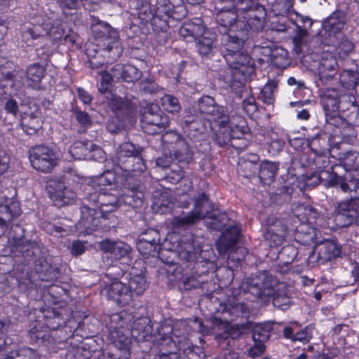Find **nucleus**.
Returning <instances> with one entry per match:
<instances>
[{
	"mask_svg": "<svg viewBox=\"0 0 359 359\" xmlns=\"http://www.w3.org/2000/svg\"><path fill=\"white\" fill-rule=\"evenodd\" d=\"M97 176L94 183L102 187L99 184ZM105 186H111L104 182ZM118 190L100 187L98 191L89 194L88 200L92 204L83 205L81 208V217L76 228L81 234H88L95 231L102 224L101 220L106 219L104 213L110 212L117 208L121 203L128 205L133 207L141 205L143 201L144 194L142 191L128 190L127 194L118 197Z\"/></svg>",
	"mask_w": 359,
	"mask_h": 359,
	"instance_id": "1",
	"label": "nucleus"
},
{
	"mask_svg": "<svg viewBox=\"0 0 359 359\" xmlns=\"http://www.w3.org/2000/svg\"><path fill=\"white\" fill-rule=\"evenodd\" d=\"M179 1L180 3L175 5L170 0H164L156 7L148 0H128V4L139 26L149 23L154 32H165L188 15L182 0Z\"/></svg>",
	"mask_w": 359,
	"mask_h": 359,
	"instance_id": "2",
	"label": "nucleus"
},
{
	"mask_svg": "<svg viewBox=\"0 0 359 359\" xmlns=\"http://www.w3.org/2000/svg\"><path fill=\"white\" fill-rule=\"evenodd\" d=\"M250 27H244L222 34L221 44L224 48V57L231 69L233 82L244 84L255 71L252 58L243 52L244 43L252 38L254 33Z\"/></svg>",
	"mask_w": 359,
	"mask_h": 359,
	"instance_id": "3",
	"label": "nucleus"
},
{
	"mask_svg": "<svg viewBox=\"0 0 359 359\" xmlns=\"http://www.w3.org/2000/svg\"><path fill=\"white\" fill-rule=\"evenodd\" d=\"M246 283L248 292L262 299L264 302H266L283 287L278 283L275 276L266 271H261L255 276L249 277Z\"/></svg>",
	"mask_w": 359,
	"mask_h": 359,
	"instance_id": "4",
	"label": "nucleus"
},
{
	"mask_svg": "<svg viewBox=\"0 0 359 359\" xmlns=\"http://www.w3.org/2000/svg\"><path fill=\"white\" fill-rule=\"evenodd\" d=\"M22 72L15 62L6 58L0 59V95L16 94L24 86L18 79Z\"/></svg>",
	"mask_w": 359,
	"mask_h": 359,
	"instance_id": "5",
	"label": "nucleus"
},
{
	"mask_svg": "<svg viewBox=\"0 0 359 359\" xmlns=\"http://www.w3.org/2000/svg\"><path fill=\"white\" fill-rule=\"evenodd\" d=\"M212 205L208 197L204 194H199L195 200L194 208L191 212L172 219L173 229H185L206 217H212Z\"/></svg>",
	"mask_w": 359,
	"mask_h": 359,
	"instance_id": "6",
	"label": "nucleus"
},
{
	"mask_svg": "<svg viewBox=\"0 0 359 359\" xmlns=\"http://www.w3.org/2000/svg\"><path fill=\"white\" fill-rule=\"evenodd\" d=\"M141 149L136 148L130 142H124L121 144L116 151V163L113 170H107L97 177L98 183L104 185V182L110 185L114 182L118 180V169L122 168V165L127 163H130L133 158L137 154H140Z\"/></svg>",
	"mask_w": 359,
	"mask_h": 359,
	"instance_id": "7",
	"label": "nucleus"
},
{
	"mask_svg": "<svg viewBox=\"0 0 359 359\" xmlns=\"http://www.w3.org/2000/svg\"><path fill=\"white\" fill-rule=\"evenodd\" d=\"M216 22L220 27L219 32L224 33L244 27H250L253 30L250 26V18L247 16L245 12L236 9L233 6L228 9L222 8L216 15Z\"/></svg>",
	"mask_w": 359,
	"mask_h": 359,
	"instance_id": "8",
	"label": "nucleus"
},
{
	"mask_svg": "<svg viewBox=\"0 0 359 359\" xmlns=\"http://www.w3.org/2000/svg\"><path fill=\"white\" fill-rule=\"evenodd\" d=\"M340 163L346 170L344 180L341 182V189L346 193L359 189V153L349 151L339 157Z\"/></svg>",
	"mask_w": 359,
	"mask_h": 359,
	"instance_id": "9",
	"label": "nucleus"
},
{
	"mask_svg": "<svg viewBox=\"0 0 359 359\" xmlns=\"http://www.w3.org/2000/svg\"><path fill=\"white\" fill-rule=\"evenodd\" d=\"M29 160L35 170L48 172L55 166L57 156L50 147L39 145L32 149L29 152Z\"/></svg>",
	"mask_w": 359,
	"mask_h": 359,
	"instance_id": "10",
	"label": "nucleus"
},
{
	"mask_svg": "<svg viewBox=\"0 0 359 359\" xmlns=\"http://www.w3.org/2000/svg\"><path fill=\"white\" fill-rule=\"evenodd\" d=\"M326 121V130H333V133H330L329 136L326 134H320L322 136L323 141H325L328 139L329 144L330 146L338 147L344 140V136L347 133H343V130H351V126L341 117L340 114H325Z\"/></svg>",
	"mask_w": 359,
	"mask_h": 359,
	"instance_id": "11",
	"label": "nucleus"
},
{
	"mask_svg": "<svg viewBox=\"0 0 359 359\" xmlns=\"http://www.w3.org/2000/svg\"><path fill=\"white\" fill-rule=\"evenodd\" d=\"M165 329L167 332L172 331V335H163L161 337V349L159 352L160 359H185L184 357L180 355L177 351H185L184 342L182 340L185 339V337H179L175 333V329L170 326L162 327L161 330Z\"/></svg>",
	"mask_w": 359,
	"mask_h": 359,
	"instance_id": "12",
	"label": "nucleus"
},
{
	"mask_svg": "<svg viewBox=\"0 0 359 359\" xmlns=\"http://www.w3.org/2000/svg\"><path fill=\"white\" fill-rule=\"evenodd\" d=\"M337 67L336 57L331 53H323L318 63L316 86L335 85L337 81L335 77Z\"/></svg>",
	"mask_w": 359,
	"mask_h": 359,
	"instance_id": "13",
	"label": "nucleus"
},
{
	"mask_svg": "<svg viewBox=\"0 0 359 359\" xmlns=\"http://www.w3.org/2000/svg\"><path fill=\"white\" fill-rule=\"evenodd\" d=\"M67 160H93L102 161L105 159V153L99 147L90 142H76L71 146Z\"/></svg>",
	"mask_w": 359,
	"mask_h": 359,
	"instance_id": "14",
	"label": "nucleus"
},
{
	"mask_svg": "<svg viewBox=\"0 0 359 359\" xmlns=\"http://www.w3.org/2000/svg\"><path fill=\"white\" fill-rule=\"evenodd\" d=\"M334 220L341 227L359 223V197L339 203Z\"/></svg>",
	"mask_w": 359,
	"mask_h": 359,
	"instance_id": "15",
	"label": "nucleus"
},
{
	"mask_svg": "<svg viewBox=\"0 0 359 359\" xmlns=\"http://www.w3.org/2000/svg\"><path fill=\"white\" fill-rule=\"evenodd\" d=\"M265 0H246V5L243 7L245 9H239L245 12L247 16L250 18V26L255 32L262 31L264 27V19L266 15V10L264 3Z\"/></svg>",
	"mask_w": 359,
	"mask_h": 359,
	"instance_id": "16",
	"label": "nucleus"
},
{
	"mask_svg": "<svg viewBox=\"0 0 359 359\" xmlns=\"http://www.w3.org/2000/svg\"><path fill=\"white\" fill-rule=\"evenodd\" d=\"M48 194L55 205L57 207L72 204L76 196V193L66 187L62 182L55 180L48 183Z\"/></svg>",
	"mask_w": 359,
	"mask_h": 359,
	"instance_id": "17",
	"label": "nucleus"
},
{
	"mask_svg": "<svg viewBox=\"0 0 359 359\" xmlns=\"http://www.w3.org/2000/svg\"><path fill=\"white\" fill-rule=\"evenodd\" d=\"M109 299H112L122 306L128 304L132 300V292L128 287L119 280H114L101 290Z\"/></svg>",
	"mask_w": 359,
	"mask_h": 359,
	"instance_id": "18",
	"label": "nucleus"
},
{
	"mask_svg": "<svg viewBox=\"0 0 359 359\" xmlns=\"http://www.w3.org/2000/svg\"><path fill=\"white\" fill-rule=\"evenodd\" d=\"M217 114L219 116L215 121V125H218L220 128L228 127L231 138L240 139L248 132V128L245 124V121L241 116L235 115L229 121L225 114Z\"/></svg>",
	"mask_w": 359,
	"mask_h": 359,
	"instance_id": "19",
	"label": "nucleus"
},
{
	"mask_svg": "<svg viewBox=\"0 0 359 359\" xmlns=\"http://www.w3.org/2000/svg\"><path fill=\"white\" fill-rule=\"evenodd\" d=\"M334 86H317L319 88L320 102L325 112H337L339 110L341 94Z\"/></svg>",
	"mask_w": 359,
	"mask_h": 359,
	"instance_id": "20",
	"label": "nucleus"
},
{
	"mask_svg": "<svg viewBox=\"0 0 359 359\" xmlns=\"http://www.w3.org/2000/svg\"><path fill=\"white\" fill-rule=\"evenodd\" d=\"M266 224V230L264 234L265 239L271 241L273 245H280L289 233L284 222L275 217H269Z\"/></svg>",
	"mask_w": 359,
	"mask_h": 359,
	"instance_id": "21",
	"label": "nucleus"
},
{
	"mask_svg": "<svg viewBox=\"0 0 359 359\" xmlns=\"http://www.w3.org/2000/svg\"><path fill=\"white\" fill-rule=\"evenodd\" d=\"M321 140H323L321 135H317L309 142V147L317 155L314 158V163L319 169L326 168L329 164V160L326 156L327 152L329 151L330 154L334 156L332 154L333 149L339 147V146H330L329 142L327 147L325 141L321 143Z\"/></svg>",
	"mask_w": 359,
	"mask_h": 359,
	"instance_id": "22",
	"label": "nucleus"
},
{
	"mask_svg": "<svg viewBox=\"0 0 359 359\" xmlns=\"http://www.w3.org/2000/svg\"><path fill=\"white\" fill-rule=\"evenodd\" d=\"M205 27L201 18L185 21L179 29V34L186 41H191L202 36Z\"/></svg>",
	"mask_w": 359,
	"mask_h": 359,
	"instance_id": "23",
	"label": "nucleus"
},
{
	"mask_svg": "<svg viewBox=\"0 0 359 359\" xmlns=\"http://www.w3.org/2000/svg\"><path fill=\"white\" fill-rule=\"evenodd\" d=\"M139 100L135 97L126 95L121 97L111 94L108 105L112 112H137Z\"/></svg>",
	"mask_w": 359,
	"mask_h": 359,
	"instance_id": "24",
	"label": "nucleus"
},
{
	"mask_svg": "<svg viewBox=\"0 0 359 359\" xmlns=\"http://www.w3.org/2000/svg\"><path fill=\"white\" fill-rule=\"evenodd\" d=\"M148 235H151V238L144 236L140 238L137 243V248L140 253L145 257H155L158 254L160 249L158 233L154 229H149L145 234L146 236Z\"/></svg>",
	"mask_w": 359,
	"mask_h": 359,
	"instance_id": "25",
	"label": "nucleus"
},
{
	"mask_svg": "<svg viewBox=\"0 0 359 359\" xmlns=\"http://www.w3.org/2000/svg\"><path fill=\"white\" fill-rule=\"evenodd\" d=\"M141 119L142 128L148 133L154 134L169 125V118L166 114H142Z\"/></svg>",
	"mask_w": 359,
	"mask_h": 359,
	"instance_id": "26",
	"label": "nucleus"
},
{
	"mask_svg": "<svg viewBox=\"0 0 359 359\" xmlns=\"http://www.w3.org/2000/svg\"><path fill=\"white\" fill-rule=\"evenodd\" d=\"M241 233L240 228L234 222H231L229 227L222 233L217 241V249L220 255L225 254L230 248L237 243Z\"/></svg>",
	"mask_w": 359,
	"mask_h": 359,
	"instance_id": "27",
	"label": "nucleus"
},
{
	"mask_svg": "<svg viewBox=\"0 0 359 359\" xmlns=\"http://www.w3.org/2000/svg\"><path fill=\"white\" fill-rule=\"evenodd\" d=\"M48 25L44 22L43 15H36L32 18L31 25L22 34V39L28 43L46 35L45 29Z\"/></svg>",
	"mask_w": 359,
	"mask_h": 359,
	"instance_id": "28",
	"label": "nucleus"
},
{
	"mask_svg": "<svg viewBox=\"0 0 359 359\" xmlns=\"http://www.w3.org/2000/svg\"><path fill=\"white\" fill-rule=\"evenodd\" d=\"M141 263L136 262L130 272V280L128 288L130 292L140 295L144 292L147 288V283L145 278L144 269L141 268L140 271L137 268L140 266Z\"/></svg>",
	"mask_w": 359,
	"mask_h": 359,
	"instance_id": "29",
	"label": "nucleus"
},
{
	"mask_svg": "<svg viewBox=\"0 0 359 359\" xmlns=\"http://www.w3.org/2000/svg\"><path fill=\"white\" fill-rule=\"evenodd\" d=\"M100 250L111 255L114 259H120L125 257L130 252V246L121 241L104 240L100 243Z\"/></svg>",
	"mask_w": 359,
	"mask_h": 359,
	"instance_id": "30",
	"label": "nucleus"
},
{
	"mask_svg": "<svg viewBox=\"0 0 359 359\" xmlns=\"http://www.w3.org/2000/svg\"><path fill=\"white\" fill-rule=\"evenodd\" d=\"M146 170V165L140 154L135 156L130 163H125L122 168L118 169V180L114 183L121 182L123 179H127L129 176H135L143 172Z\"/></svg>",
	"mask_w": 359,
	"mask_h": 359,
	"instance_id": "31",
	"label": "nucleus"
},
{
	"mask_svg": "<svg viewBox=\"0 0 359 359\" xmlns=\"http://www.w3.org/2000/svg\"><path fill=\"white\" fill-rule=\"evenodd\" d=\"M113 71L116 78L127 83L137 81L142 76V72L130 64H117L114 65Z\"/></svg>",
	"mask_w": 359,
	"mask_h": 359,
	"instance_id": "32",
	"label": "nucleus"
},
{
	"mask_svg": "<svg viewBox=\"0 0 359 359\" xmlns=\"http://www.w3.org/2000/svg\"><path fill=\"white\" fill-rule=\"evenodd\" d=\"M46 72V67L39 62H34L27 66L25 70L27 86L34 89L38 88Z\"/></svg>",
	"mask_w": 359,
	"mask_h": 359,
	"instance_id": "33",
	"label": "nucleus"
},
{
	"mask_svg": "<svg viewBox=\"0 0 359 359\" xmlns=\"http://www.w3.org/2000/svg\"><path fill=\"white\" fill-rule=\"evenodd\" d=\"M44 22L48 25V29H45L46 35L52 43H57L62 39L65 29L61 20L53 19L47 15H43Z\"/></svg>",
	"mask_w": 359,
	"mask_h": 359,
	"instance_id": "34",
	"label": "nucleus"
},
{
	"mask_svg": "<svg viewBox=\"0 0 359 359\" xmlns=\"http://www.w3.org/2000/svg\"><path fill=\"white\" fill-rule=\"evenodd\" d=\"M314 177H316V183L324 182L326 187H335L339 186L341 188V182L344 181L347 182V180H344V176L342 177L338 175L335 172L330 171V170H319L314 172Z\"/></svg>",
	"mask_w": 359,
	"mask_h": 359,
	"instance_id": "35",
	"label": "nucleus"
},
{
	"mask_svg": "<svg viewBox=\"0 0 359 359\" xmlns=\"http://www.w3.org/2000/svg\"><path fill=\"white\" fill-rule=\"evenodd\" d=\"M344 25L345 22L341 15L339 13L334 12L323 22L322 27L328 36H334L343 29Z\"/></svg>",
	"mask_w": 359,
	"mask_h": 359,
	"instance_id": "36",
	"label": "nucleus"
},
{
	"mask_svg": "<svg viewBox=\"0 0 359 359\" xmlns=\"http://www.w3.org/2000/svg\"><path fill=\"white\" fill-rule=\"evenodd\" d=\"M91 32L96 40L114 39L118 36L114 28L109 23L102 21L92 25Z\"/></svg>",
	"mask_w": 359,
	"mask_h": 359,
	"instance_id": "37",
	"label": "nucleus"
},
{
	"mask_svg": "<svg viewBox=\"0 0 359 359\" xmlns=\"http://www.w3.org/2000/svg\"><path fill=\"white\" fill-rule=\"evenodd\" d=\"M320 259L328 261L338 257L341 252L340 247L334 241L325 240L318 247Z\"/></svg>",
	"mask_w": 359,
	"mask_h": 359,
	"instance_id": "38",
	"label": "nucleus"
},
{
	"mask_svg": "<svg viewBox=\"0 0 359 359\" xmlns=\"http://www.w3.org/2000/svg\"><path fill=\"white\" fill-rule=\"evenodd\" d=\"M22 129L27 134L35 133L41 127V121L35 114H20Z\"/></svg>",
	"mask_w": 359,
	"mask_h": 359,
	"instance_id": "39",
	"label": "nucleus"
},
{
	"mask_svg": "<svg viewBox=\"0 0 359 359\" xmlns=\"http://www.w3.org/2000/svg\"><path fill=\"white\" fill-rule=\"evenodd\" d=\"M339 83L346 90H355L359 84V72L358 70L344 69L339 75Z\"/></svg>",
	"mask_w": 359,
	"mask_h": 359,
	"instance_id": "40",
	"label": "nucleus"
},
{
	"mask_svg": "<svg viewBox=\"0 0 359 359\" xmlns=\"http://www.w3.org/2000/svg\"><path fill=\"white\" fill-rule=\"evenodd\" d=\"M337 112H359L356 97L352 93L341 94L340 104Z\"/></svg>",
	"mask_w": 359,
	"mask_h": 359,
	"instance_id": "41",
	"label": "nucleus"
},
{
	"mask_svg": "<svg viewBox=\"0 0 359 359\" xmlns=\"http://www.w3.org/2000/svg\"><path fill=\"white\" fill-rule=\"evenodd\" d=\"M278 169V165L269 161H264L260 165L259 176L264 183H269L274 179Z\"/></svg>",
	"mask_w": 359,
	"mask_h": 359,
	"instance_id": "42",
	"label": "nucleus"
},
{
	"mask_svg": "<svg viewBox=\"0 0 359 359\" xmlns=\"http://www.w3.org/2000/svg\"><path fill=\"white\" fill-rule=\"evenodd\" d=\"M30 341L34 343H45L49 340L50 331L48 327L36 323L29 332Z\"/></svg>",
	"mask_w": 359,
	"mask_h": 359,
	"instance_id": "43",
	"label": "nucleus"
},
{
	"mask_svg": "<svg viewBox=\"0 0 359 359\" xmlns=\"http://www.w3.org/2000/svg\"><path fill=\"white\" fill-rule=\"evenodd\" d=\"M355 49V45L352 41L346 36L341 37L334 46V51L340 59H346Z\"/></svg>",
	"mask_w": 359,
	"mask_h": 359,
	"instance_id": "44",
	"label": "nucleus"
},
{
	"mask_svg": "<svg viewBox=\"0 0 359 359\" xmlns=\"http://www.w3.org/2000/svg\"><path fill=\"white\" fill-rule=\"evenodd\" d=\"M278 87V83L275 80L269 79L265 86L262 88L259 95V100L268 106L271 105L274 102L273 91Z\"/></svg>",
	"mask_w": 359,
	"mask_h": 359,
	"instance_id": "45",
	"label": "nucleus"
},
{
	"mask_svg": "<svg viewBox=\"0 0 359 359\" xmlns=\"http://www.w3.org/2000/svg\"><path fill=\"white\" fill-rule=\"evenodd\" d=\"M199 112H224V107L216 104L215 99L209 95L201 97L198 101Z\"/></svg>",
	"mask_w": 359,
	"mask_h": 359,
	"instance_id": "46",
	"label": "nucleus"
},
{
	"mask_svg": "<svg viewBox=\"0 0 359 359\" xmlns=\"http://www.w3.org/2000/svg\"><path fill=\"white\" fill-rule=\"evenodd\" d=\"M272 325L269 323L256 324L252 328V337L255 341H266L271 334Z\"/></svg>",
	"mask_w": 359,
	"mask_h": 359,
	"instance_id": "47",
	"label": "nucleus"
},
{
	"mask_svg": "<svg viewBox=\"0 0 359 359\" xmlns=\"http://www.w3.org/2000/svg\"><path fill=\"white\" fill-rule=\"evenodd\" d=\"M198 53L203 57H210L215 48L214 40L210 37L201 36L196 42Z\"/></svg>",
	"mask_w": 359,
	"mask_h": 359,
	"instance_id": "48",
	"label": "nucleus"
},
{
	"mask_svg": "<svg viewBox=\"0 0 359 359\" xmlns=\"http://www.w3.org/2000/svg\"><path fill=\"white\" fill-rule=\"evenodd\" d=\"M271 63L278 68H286L290 63L287 50L283 48L276 49L271 55Z\"/></svg>",
	"mask_w": 359,
	"mask_h": 359,
	"instance_id": "49",
	"label": "nucleus"
},
{
	"mask_svg": "<svg viewBox=\"0 0 359 359\" xmlns=\"http://www.w3.org/2000/svg\"><path fill=\"white\" fill-rule=\"evenodd\" d=\"M18 214V211L13 212L7 204H0V236L6 229L7 221Z\"/></svg>",
	"mask_w": 359,
	"mask_h": 359,
	"instance_id": "50",
	"label": "nucleus"
},
{
	"mask_svg": "<svg viewBox=\"0 0 359 359\" xmlns=\"http://www.w3.org/2000/svg\"><path fill=\"white\" fill-rule=\"evenodd\" d=\"M162 104L166 112H179L180 104L178 99L171 95H166L162 99Z\"/></svg>",
	"mask_w": 359,
	"mask_h": 359,
	"instance_id": "51",
	"label": "nucleus"
},
{
	"mask_svg": "<svg viewBox=\"0 0 359 359\" xmlns=\"http://www.w3.org/2000/svg\"><path fill=\"white\" fill-rule=\"evenodd\" d=\"M10 326L0 321V350L6 348L13 344V339L5 334L9 332Z\"/></svg>",
	"mask_w": 359,
	"mask_h": 359,
	"instance_id": "52",
	"label": "nucleus"
},
{
	"mask_svg": "<svg viewBox=\"0 0 359 359\" xmlns=\"http://www.w3.org/2000/svg\"><path fill=\"white\" fill-rule=\"evenodd\" d=\"M101 79L99 87V91L102 94H104L108 92L109 89L111 86L113 81L112 75L107 71L104 70L100 72Z\"/></svg>",
	"mask_w": 359,
	"mask_h": 359,
	"instance_id": "53",
	"label": "nucleus"
},
{
	"mask_svg": "<svg viewBox=\"0 0 359 359\" xmlns=\"http://www.w3.org/2000/svg\"><path fill=\"white\" fill-rule=\"evenodd\" d=\"M287 84L290 86H294L293 93L296 97H302L306 89L305 83L302 80H297L294 77L290 76L287 79Z\"/></svg>",
	"mask_w": 359,
	"mask_h": 359,
	"instance_id": "54",
	"label": "nucleus"
},
{
	"mask_svg": "<svg viewBox=\"0 0 359 359\" xmlns=\"http://www.w3.org/2000/svg\"><path fill=\"white\" fill-rule=\"evenodd\" d=\"M313 327L308 326L294 335V341H299L302 342H309L313 335Z\"/></svg>",
	"mask_w": 359,
	"mask_h": 359,
	"instance_id": "55",
	"label": "nucleus"
},
{
	"mask_svg": "<svg viewBox=\"0 0 359 359\" xmlns=\"http://www.w3.org/2000/svg\"><path fill=\"white\" fill-rule=\"evenodd\" d=\"M57 43H52L50 41V44L46 43L45 46L37 48L36 53L41 59H47L51 56L53 53L54 49L56 46Z\"/></svg>",
	"mask_w": 359,
	"mask_h": 359,
	"instance_id": "56",
	"label": "nucleus"
},
{
	"mask_svg": "<svg viewBox=\"0 0 359 359\" xmlns=\"http://www.w3.org/2000/svg\"><path fill=\"white\" fill-rule=\"evenodd\" d=\"M243 109L244 112H257L258 106L254 96L249 95L243 101Z\"/></svg>",
	"mask_w": 359,
	"mask_h": 359,
	"instance_id": "57",
	"label": "nucleus"
},
{
	"mask_svg": "<svg viewBox=\"0 0 359 359\" xmlns=\"http://www.w3.org/2000/svg\"><path fill=\"white\" fill-rule=\"evenodd\" d=\"M272 297L273 305L277 307H280L281 309H285V306H287L290 302L289 297L285 293H279V291Z\"/></svg>",
	"mask_w": 359,
	"mask_h": 359,
	"instance_id": "58",
	"label": "nucleus"
},
{
	"mask_svg": "<svg viewBox=\"0 0 359 359\" xmlns=\"http://www.w3.org/2000/svg\"><path fill=\"white\" fill-rule=\"evenodd\" d=\"M180 140L181 136L173 131L167 132L161 136V141L165 147L170 144L177 143Z\"/></svg>",
	"mask_w": 359,
	"mask_h": 359,
	"instance_id": "59",
	"label": "nucleus"
},
{
	"mask_svg": "<svg viewBox=\"0 0 359 359\" xmlns=\"http://www.w3.org/2000/svg\"><path fill=\"white\" fill-rule=\"evenodd\" d=\"M17 356L23 357V359H39V355L36 351L32 348L22 347L15 353Z\"/></svg>",
	"mask_w": 359,
	"mask_h": 359,
	"instance_id": "60",
	"label": "nucleus"
},
{
	"mask_svg": "<svg viewBox=\"0 0 359 359\" xmlns=\"http://www.w3.org/2000/svg\"><path fill=\"white\" fill-rule=\"evenodd\" d=\"M227 216L226 214H221L218 217L212 219L210 227L217 231H221L225 228Z\"/></svg>",
	"mask_w": 359,
	"mask_h": 359,
	"instance_id": "61",
	"label": "nucleus"
},
{
	"mask_svg": "<svg viewBox=\"0 0 359 359\" xmlns=\"http://www.w3.org/2000/svg\"><path fill=\"white\" fill-rule=\"evenodd\" d=\"M293 23L295 25L297 29L299 32H301L302 28L306 26V24H308V27H310L312 25L313 22L308 17H304L297 13Z\"/></svg>",
	"mask_w": 359,
	"mask_h": 359,
	"instance_id": "62",
	"label": "nucleus"
},
{
	"mask_svg": "<svg viewBox=\"0 0 359 359\" xmlns=\"http://www.w3.org/2000/svg\"><path fill=\"white\" fill-rule=\"evenodd\" d=\"M60 6L62 8L69 10L78 9L81 4L83 3V0H56Z\"/></svg>",
	"mask_w": 359,
	"mask_h": 359,
	"instance_id": "63",
	"label": "nucleus"
},
{
	"mask_svg": "<svg viewBox=\"0 0 359 359\" xmlns=\"http://www.w3.org/2000/svg\"><path fill=\"white\" fill-rule=\"evenodd\" d=\"M264 342L265 341H255V345L248 351L249 355L251 358H255L262 355L265 350Z\"/></svg>",
	"mask_w": 359,
	"mask_h": 359,
	"instance_id": "64",
	"label": "nucleus"
}]
</instances>
